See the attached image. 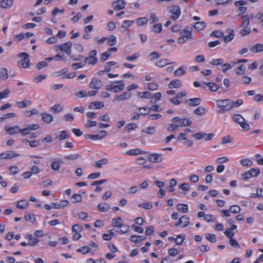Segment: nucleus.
I'll return each instance as SVG.
<instances>
[{
	"label": "nucleus",
	"instance_id": "nucleus-27",
	"mask_svg": "<svg viewBox=\"0 0 263 263\" xmlns=\"http://www.w3.org/2000/svg\"><path fill=\"white\" fill-rule=\"evenodd\" d=\"M206 87H208L209 89L213 92H215L218 90L219 86L213 82L204 83Z\"/></svg>",
	"mask_w": 263,
	"mask_h": 263
},
{
	"label": "nucleus",
	"instance_id": "nucleus-20",
	"mask_svg": "<svg viewBox=\"0 0 263 263\" xmlns=\"http://www.w3.org/2000/svg\"><path fill=\"white\" fill-rule=\"evenodd\" d=\"M41 117L43 121L48 124L50 123L53 120V117L51 115L45 112H43L41 114Z\"/></svg>",
	"mask_w": 263,
	"mask_h": 263
},
{
	"label": "nucleus",
	"instance_id": "nucleus-25",
	"mask_svg": "<svg viewBox=\"0 0 263 263\" xmlns=\"http://www.w3.org/2000/svg\"><path fill=\"white\" fill-rule=\"evenodd\" d=\"M109 204L105 202L98 205V209L102 212H106L109 211Z\"/></svg>",
	"mask_w": 263,
	"mask_h": 263
},
{
	"label": "nucleus",
	"instance_id": "nucleus-28",
	"mask_svg": "<svg viewBox=\"0 0 263 263\" xmlns=\"http://www.w3.org/2000/svg\"><path fill=\"white\" fill-rule=\"evenodd\" d=\"M145 238L146 237L144 236L132 235L130 236L129 239L131 241L138 243L144 240Z\"/></svg>",
	"mask_w": 263,
	"mask_h": 263
},
{
	"label": "nucleus",
	"instance_id": "nucleus-2",
	"mask_svg": "<svg viewBox=\"0 0 263 263\" xmlns=\"http://www.w3.org/2000/svg\"><path fill=\"white\" fill-rule=\"evenodd\" d=\"M247 1L239 0L234 2V6L237 8L238 16H241L247 11V8L245 7L247 5Z\"/></svg>",
	"mask_w": 263,
	"mask_h": 263
},
{
	"label": "nucleus",
	"instance_id": "nucleus-64",
	"mask_svg": "<svg viewBox=\"0 0 263 263\" xmlns=\"http://www.w3.org/2000/svg\"><path fill=\"white\" fill-rule=\"evenodd\" d=\"M161 54L156 51L151 52L149 57L151 58V60H154L159 59L161 57Z\"/></svg>",
	"mask_w": 263,
	"mask_h": 263
},
{
	"label": "nucleus",
	"instance_id": "nucleus-11",
	"mask_svg": "<svg viewBox=\"0 0 263 263\" xmlns=\"http://www.w3.org/2000/svg\"><path fill=\"white\" fill-rule=\"evenodd\" d=\"M103 86L102 82L101 80L93 78L92 81L89 84V87L91 89H96L97 90L99 89Z\"/></svg>",
	"mask_w": 263,
	"mask_h": 263
},
{
	"label": "nucleus",
	"instance_id": "nucleus-18",
	"mask_svg": "<svg viewBox=\"0 0 263 263\" xmlns=\"http://www.w3.org/2000/svg\"><path fill=\"white\" fill-rule=\"evenodd\" d=\"M13 5V0H1L0 7L3 9H9Z\"/></svg>",
	"mask_w": 263,
	"mask_h": 263
},
{
	"label": "nucleus",
	"instance_id": "nucleus-59",
	"mask_svg": "<svg viewBox=\"0 0 263 263\" xmlns=\"http://www.w3.org/2000/svg\"><path fill=\"white\" fill-rule=\"evenodd\" d=\"M185 237L181 235H179L175 238V242L177 245H181L185 240Z\"/></svg>",
	"mask_w": 263,
	"mask_h": 263
},
{
	"label": "nucleus",
	"instance_id": "nucleus-51",
	"mask_svg": "<svg viewBox=\"0 0 263 263\" xmlns=\"http://www.w3.org/2000/svg\"><path fill=\"white\" fill-rule=\"evenodd\" d=\"M205 238L207 240L212 243H215L216 241V236L214 234L207 233L205 235Z\"/></svg>",
	"mask_w": 263,
	"mask_h": 263
},
{
	"label": "nucleus",
	"instance_id": "nucleus-12",
	"mask_svg": "<svg viewBox=\"0 0 263 263\" xmlns=\"http://www.w3.org/2000/svg\"><path fill=\"white\" fill-rule=\"evenodd\" d=\"M192 30L193 29L192 27L187 26L181 31L180 32V34L186 40H190L193 37L192 34Z\"/></svg>",
	"mask_w": 263,
	"mask_h": 263
},
{
	"label": "nucleus",
	"instance_id": "nucleus-39",
	"mask_svg": "<svg viewBox=\"0 0 263 263\" xmlns=\"http://www.w3.org/2000/svg\"><path fill=\"white\" fill-rule=\"evenodd\" d=\"M168 59H161L156 62L155 65L159 67H163L166 65L170 64L168 62Z\"/></svg>",
	"mask_w": 263,
	"mask_h": 263
},
{
	"label": "nucleus",
	"instance_id": "nucleus-8",
	"mask_svg": "<svg viewBox=\"0 0 263 263\" xmlns=\"http://www.w3.org/2000/svg\"><path fill=\"white\" fill-rule=\"evenodd\" d=\"M19 156L20 154L14 151H8L0 154V159H10Z\"/></svg>",
	"mask_w": 263,
	"mask_h": 263
},
{
	"label": "nucleus",
	"instance_id": "nucleus-43",
	"mask_svg": "<svg viewBox=\"0 0 263 263\" xmlns=\"http://www.w3.org/2000/svg\"><path fill=\"white\" fill-rule=\"evenodd\" d=\"M239 162L243 166H250L253 164V161L248 158L241 159Z\"/></svg>",
	"mask_w": 263,
	"mask_h": 263
},
{
	"label": "nucleus",
	"instance_id": "nucleus-24",
	"mask_svg": "<svg viewBox=\"0 0 263 263\" xmlns=\"http://www.w3.org/2000/svg\"><path fill=\"white\" fill-rule=\"evenodd\" d=\"M179 220L182 228L187 227L190 223V218L187 215L182 216Z\"/></svg>",
	"mask_w": 263,
	"mask_h": 263
},
{
	"label": "nucleus",
	"instance_id": "nucleus-14",
	"mask_svg": "<svg viewBox=\"0 0 263 263\" xmlns=\"http://www.w3.org/2000/svg\"><path fill=\"white\" fill-rule=\"evenodd\" d=\"M185 103L190 107L197 106L200 104L201 100L199 98L189 99L185 101Z\"/></svg>",
	"mask_w": 263,
	"mask_h": 263
},
{
	"label": "nucleus",
	"instance_id": "nucleus-23",
	"mask_svg": "<svg viewBox=\"0 0 263 263\" xmlns=\"http://www.w3.org/2000/svg\"><path fill=\"white\" fill-rule=\"evenodd\" d=\"M242 18V22L240 25V27L242 28H247L249 25L250 21L249 15L246 14L241 15Z\"/></svg>",
	"mask_w": 263,
	"mask_h": 263
},
{
	"label": "nucleus",
	"instance_id": "nucleus-30",
	"mask_svg": "<svg viewBox=\"0 0 263 263\" xmlns=\"http://www.w3.org/2000/svg\"><path fill=\"white\" fill-rule=\"evenodd\" d=\"M185 67L182 66L174 71V74L176 77L182 76L185 73Z\"/></svg>",
	"mask_w": 263,
	"mask_h": 263
},
{
	"label": "nucleus",
	"instance_id": "nucleus-9",
	"mask_svg": "<svg viewBox=\"0 0 263 263\" xmlns=\"http://www.w3.org/2000/svg\"><path fill=\"white\" fill-rule=\"evenodd\" d=\"M72 43L68 42L62 45L58 46L59 49L62 51H64L67 54L70 55L71 53Z\"/></svg>",
	"mask_w": 263,
	"mask_h": 263
},
{
	"label": "nucleus",
	"instance_id": "nucleus-54",
	"mask_svg": "<svg viewBox=\"0 0 263 263\" xmlns=\"http://www.w3.org/2000/svg\"><path fill=\"white\" fill-rule=\"evenodd\" d=\"M238 124L240 125V126L245 131H247L250 129V125L247 123L246 121H242Z\"/></svg>",
	"mask_w": 263,
	"mask_h": 263
},
{
	"label": "nucleus",
	"instance_id": "nucleus-36",
	"mask_svg": "<svg viewBox=\"0 0 263 263\" xmlns=\"http://www.w3.org/2000/svg\"><path fill=\"white\" fill-rule=\"evenodd\" d=\"M206 26V24L204 22H196L194 25V28L197 30H202Z\"/></svg>",
	"mask_w": 263,
	"mask_h": 263
},
{
	"label": "nucleus",
	"instance_id": "nucleus-62",
	"mask_svg": "<svg viewBox=\"0 0 263 263\" xmlns=\"http://www.w3.org/2000/svg\"><path fill=\"white\" fill-rule=\"evenodd\" d=\"M223 63V60L222 59H216L212 60L210 62V64L213 66H217L221 65Z\"/></svg>",
	"mask_w": 263,
	"mask_h": 263
},
{
	"label": "nucleus",
	"instance_id": "nucleus-45",
	"mask_svg": "<svg viewBox=\"0 0 263 263\" xmlns=\"http://www.w3.org/2000/svg\"><path fill=\"white\" fill-rule=\"evenodd\" d=\"M206 110L203 107L200 106L197 107L194 110V113L195 115L201 116L205 114Z\"/></svg>",
	"mask_w": 263,
	"mask_h": 263
},
{
	"label": "nucleus",
	"instance_id": "nucleus-6",
	"mask_svg": "<svg viewBox=\"0 0 263 263\" xmlns=\"http://www.w3.org/2000/svg\"><path fill=\"white\" fill-rule=\"evenodd\" d=\"M169 11L172 13L173 15L171 16V18L174 20H177L180 16L181 10L179 6L177 5H173L170 7Z\"/></svg>",
	"mask_w": 263,
	"mask_h": 263
},
{
	"label": "nucleus",
	"instance_id": "nucleus-29",
	"mask_svg": "<svg viewBox=\"0 0 263 263\" xmlns=\"http://www.w3.org/2000/svg\"><path fill=\"white\" fill-rule=\"evenodd\" d=\"M251 51L254 53H257L263 51V44H257L254 45L251 48Z\"/></svg>",
	"mask_w": 263,
	"mask_h": 263
},
{
	"label": "nucleus",
	"instance_id": "nucleus-17",
	"mask_svg": "<svg viewBox=\"0 0 263 263\" xmlns=\"http://www.w3.org/2000/svg\"><path fill=\"white\" fill-rule=\"evenodd\" d=\"M229 34L227 35L223 34V40L225 43L231 42L235 36L234 31L233 29H227Z\"/></svg>",
	"mask_w": 263,
	"mask_h": 263
},
{
	"label": "nucleus",
	"instance_id": "nucleus-55",
	"mask_svg": "<svg viewBox=\"0 0 263 263\" xmlns=\"http://www.w3.org/2000/svg\"><path fill=\"white\" fill-rule=\"evenodd\" d=\"M90 251V248L88 246H84L77 250V252L82 253L84 254L88 253Z\"/></svg>",
	"mask_w": 263,
	"mask_h": 263
},
{
	"label": "nucleus",
	"instance_id": "nucleus-16",
	"mask_svg": "<svg viewBox=\"0 0 263 263\" xmlns=\"http://www.w3.org/2000/svg\"><path fill=\"white\" fill-rule=\"evenodd\" d=\"M5 130L9 135H13L20 133L21 128L18 126H15L13 127H9L6 126L5 127Z\"/></svg>",
	"mask_w": 263,
	"mask_h": 263
},
{
	"label": "nucleus",
	"instance_id": "nucleus-48",
	"mask_svg": "<svg viewBox=\"0 0 263 263\" xmlns=\"http://www.w3.org/2000/svg\"><path fill=\"white\" fill-rule=\"evenodd\" d=\"M252 177H257L260 173V170L258 168H252L249 171Z\"/></svg>",
	"mask_w": 263,
	"mask_h": 263
},
{
	"label": "nucleus",
	"instance_id": "nucleus-46",
	"mask_svg": "<svg viewBox=\"0 0 263 263\" xmlns=\"http://www.w3.org/2000/svg\"><path fill=\"white\" fill-rule=\"evenodd\" d=\"M148 20L145 17H139L137 20V24L138 26H141L146 25L147 23Z\"/></svg>",
	"mask_w": 263,
	"mask_h": 263
},
{
	"label": "nucleus",
	"instance_id": "nucleus-50",
	"mask_svg": "<svg viewBox=\"0 0 263 263\" xmlns=\"http://www.w3.org/2000/svg\"><path fill=\"white\" fill-rule=\"evenodd\" d=\"M138 96L142 99H149L152 97V93L149 91L140 92Z\"/></svg>",
	"mask_w": 263,
	"mask_h": 263
},
{
	"label": "nucleus",
	"instance_id": "nucleus-15",
	"mask_svg": "<svg viewBox=\"0 0 263 263\" xmlns=\"http://www.w3.org/2000/svg\"><path fill=\"white\" fill-rule=\"evenodd\" d=\"M132 93L129 92H125L115 97L114 101H120L123 100H127L130 99L132 97Z\"/></svg>",
	"mask_w": 263,
	"mask_h": 263
},
{
	"label": "nucleus",
	"instance_id": "nucleus-3",
	"mask_svg": "<svg viewBox=\"0 0 263 263\" xmlns=\"http://www.w3.org/2000/svg\"><path fill=\"white\" fill-rule=\"evenodd\" d=\"M97 51L94 49L89 52V55L84 60V62L89 65H94L97 64L98 59L96 57Z\"/></svg>",
	"mask_w": 263,
	"mask_h": 263
},
{
	"label": "nucleus",
	"instance_id": "nucleus-49",
	"mask_svg": "<svg viewBox=\"0 0 263 263\" xmlns=\"http://www.w3.org/2000/svg\"><path fill=\"white\" fill-rule=\"evenodd\" d=\"M162 26L160 23L155 24L152 29V31L155 33H160L162 31Z\"/></svg>",
	"mask_w": 263,
	"mask_h": 263
},
{
	"label": "nucleus",
	"instance_id": "nucleus-34",
	"mask_svg": "<svg viewBox=\"0 0 263 263\" xmlns=\"http://www.w3.org/2000/svg\"><path fill=\"white\" fill-rule=\"evenodd\" d=\"M243 100L242 99H238L235 101H232L230 100L231 109L233 108L238 107L243 104Z\"/></svg>",
	"mask_w": 263,
	"mask_h": 263
},
{
	"label": "nucleus",
	"instance_id": "nucleus-32",
	"mask_svg": "<svg viewBox=\"0 0 263 263\" xmlns=\"http://www.w3.org/2000/svg\"><path fill=\"white\" fill-rule=\"evenodd\" d=\"M50 109L52 112L54 113H59L62 111V110H63V108L60 104H57L51 106Z\"/></svg>",
	"mask_w": 263,
	"mask_h": 263
},
{
	"label": "nucleus",
	"instance_id": "nucleus-58",
	"mask_svg": "<svg viewBox=\"0 0 263 263\" xmlns=\"http://www.w3.org/2000/svg\"><path fill=\"white\" fill-rule=\"evenodd\" d=\"M240 208L237 205H233L230 207V211L231 212L237 214L240 212Z\"/></svg>",
	"mask_w": 263,
	"mask_h": 263
},
{
	"label": "nucleus",
	"instance_id": "nucleus-53",
	"mask_svg": "<svg viewBox=\"0 0 263 263\" xmlns=\"http://www.w3.org/2000/svg\"><path fill=\"white\" fill-rule=\"evenodd\" d=\"M72 199L73 200L72 202L73 203L80 202L82 200V196L79 194H74L72 195Z\"/></svg>",
	"mask_w": 263,
	"mask_h": 263
},
{
	"label": "nucleus",
	"instance_id": "nucleus-1",
	"mask_svg": "<svg viewBox=\"0 0 263 263\" xmlns=\"http://www.w3.org/2000/svg\"><path fill=\"white\" fill-rule=\"evenodd\" d=\"M216 103L217 107L220 109L218 111L219 114H223L231 110L230 99L218 100Z\"/></svg>",
	"mask_w": 263,
	"mask_h": 263
},
{
	"label": "nucleus",
	"instance_id": "nucleus-60",
	"mask_svg": "<svg viewBox=\"0 0 263 263\" xmlns=\"http://www.w3.org/2000/svg\"><path fill=\"white\" fill-rule=\"evenodd\" d=\"M80 157V155H79L78 154H70L68 156H65L64 158L65 159L67 160H75L77 159H78Z\"/></svg>",
	"mask_w": 263,
	"mask_h": 263
},
{
	"label": "nucleus",
	"instance_id": "nucleus-5",
	"mask_svg": "<svg viewBox=\"0 0 263 263\" xmlns=\"http://www.w3.org/2000/svg\"><path fill=\"white\" fill-rule=\"evenodd\" d=\"M18 56L23 58V59L18 62V64H21L24 68L29 67L30 65L29 54L26 52H21L18 54Z\"/></svg>",
	"mask_w": 263,
	"mask_h": 263
},
{
	"label": "nucleus",
	"instance_id": "nucleus-35",
	"mask_svg": "<svg viewBox=\"0 0 263 263\" xmlns=\"http://www.w3.org/2000/svg\"><path fill=\"white\" fill-rule=\"evenodd\" d=\"M192 121L190 120L187 118H183L181 119L180 122L179 126L184 127V126H190L192 125Z\"/></svg>",
	"mask_w": 263,
	"mask_h": 263
},
{
	"label": "nucleus",
	"instance_id": "nucleus-38",
	"mask_svg": "<svg viewBox=\"0 0 263 263\" xmlns=\"http://www.w3.org/2000/svg\"><path fill=\"white\" fill-rule=\"evenodd\" d=\"M8 77V71L6 68H2L0 69V80H5Z\"/></svg>",
	"mask_w": 263,
	"mask_h": 263
},
{
	"label": "nucleus",
	"instance_id": "nucleus-10",
	"mask_svg": "<svg viewBox=\"0 0 263 263\" xmlns=\"http://www.w3.org/2000/svg\"><path fill=\"white\" fill-rule=\"evenodd\" d=\"M107 134V133L106 130H102L100 132V134L98 135H91V134H86L85 135V137L86 138L91 139L93 140H101L103 138L105 137Z\"/></svg>",
	"mask_w": 263,
	"mask_h": 263
},
{
	"label": "nucleus",
	"instance_id": "nucleus-7",
	"mask_svg": "<svg viewBox=\"0 0 263 263\" xmlns=\"http://www.w3.org/2000/svg\"><path fill=\"white\" fill-rule=\"evenodd\" d=\"M139 110H144L145 112L142 113L143 115H147L149 114L151 111H160L162 110L161 107L158 105H154L151 106L150 107H143L138 108Z\"/></svg>",
	"mask_w": 263,
	"mask_h": 263
},
{
	"label": "nucleus",
	"instance_id": "nucleus-61",
	"mask_svg": "<svg viewBox=\"0 0 263 263\" xmlns=\"http://www.w3.org/2000/svg\"><path fill=\"white\" fill-rule=\"evenodd\" d=\"M147 89L149 90H156L158 89V85L154 82H151L147 84Z\"/></svg>",
	"mask_w": 263,
	"mask_h": 263
},
{
	"label": "nucleus",
	"instance_id": "nucleus-37",
	"mask_svg": "<svg viewBox=\"0 0 263 263\" xmlns=\"http://www.w3.org/2000/svg\"><path fill=\"white\" fill-rule=\"evenodd\" d=\"M112 226L115 227L122 228L123 224L121 222V218L118 217L112 219Z\"/></svg>",
	"mask_w": 263,
	"mask_h": 263
},
{
	"label": "nucleus",
	"instance_id": "nucleus-52",
	"mask_svg": "<svg viewBox=\"0 0 263 263\" xmlns=\"http://www.w3.org/2000/svg\"><path fill=\"white\" fill-rule=\"evenodd\" d=\"M246 66L244 65H241L235 69V73L238 75H241L245 73Z\"/></svg>",
	"mask_w": 263,
	"mask_h": 263
},
{
	"label": "nucleus",
	"instance_id": "nucleus-42",
	"mask_svg": "<svg viewBox=\"0 0 263 263\" xmlns=\"http://www.w3.org/2000/svg\"><path fill=\"white\" fill-rule=\"evenodd\" d=\"M107 43L110 46H113L117 43V38L115 36L111 35L107 37Z\"/></svg>",
	"mask_w": 263,
	"mask_h": 263
},
{
	"label": "nucleus",
	"instance_id": "nucleus-4",
	"mask_svg": "<svg viewBox=\"0 0 263 263\" xmlns=\"http://www.w3.org/2000/svg\"><path fill=\"white\" fill-rule=\"evenodd\" d=\"M148 160L152 163H160L163 161V155L159 153H152L147 156Z\"/></svg>",
	"mask_w": 263,
	"mask_h": 263
},
{
	"label": "nucleus",
	"instance_id": "nucleus-22",
	"mask_svg": "<svg viewBox=\"0 0 263 263\" xmlns=\"http://www.w3.org/2000/svg\"><path fill=\"white\" fill-rule=\"evenodd\" d=\"M146 152L143 151L139 148H135L133 149L130 151H127L126 153V155H130V156H134V155H137L139 154H146Z\"/></svg>",
	"mask_w": 263,
	"mask_h": 263
},
{
	"label": "nucleus",
	"instance_id": "nucleus-63",
	"mask_svg": "<svg viewBox=\"0 0 263 263\" xmlns=\"http://www.w3.org/2000/svg\"><path fill=\"white\" fill-rule=\"evenodd\" d=\"M138 206L146 210H151L153 208L152 204L150 202H144L139 204Z\"/></svg>",
	"mask_w": 263,
	"mask_h": 263
},
{
	"label": "nucleus",
	"instance_id": "nucleus-41",
	"mask_svg": "<svg viewBox=\"0 0 263 263\" xmlns=\"http://www.w3.org/2000/svg\"><path fill=\"white\" fill-rule=\"evenodd\" d=\"M142 133H145L148 135H153L156 133L155 128L153 126H149L145 129H142L141 130Z\"/></svg>",
	"mask_w": 263,
	"mask_h": 263
},
{
	"label": "nucleus",
	"instance_id": "nucleus-57",
	"mask_svg": "<svg viewBox=\"0 0 263 263\" xmlns=\"http://www.w3.org/2000/svg\"><path fill=\"white\" fill-rule=\"evenodd\" d=\"M31 104V102L30 101H19L16 103L17 106L19 108H24L26 107L27 105H30Z\"/></svg>",
	"mask_w": 263,
	"mask_h": 263
},
{
	"label": "nucleus",
	"instance_id": "nucleus-21",
	"mask_svg": "<svg viewBox=\"0 0 263 263\" xmlns=\"http://www.w3.org/2000/svg\"><path fill=\"white\" fill-rule=\"evenodd\" d=\"M182 84L180 80H175L171 81V82L168 84V87L170 88H178L182 86Z\"/></svg>",
	"mask_w": 263,
	"mask_h": 263
},
{
	"label": "nucleus",
	"instance_id": "nucleus-13",
	"mask_svg": "<svg viewBox=\"0 0 263 263\" xmlns=\"http://www.w3.org/2000/svg\"><path fill=\"white\" fill-rule=\"evenodd\" d=\"M126 5V2L123 0H117L113 2L112 6L115 10L123 9Z\"/></svg>",
	"mask_w": 263,
	"mask_h": 263
},
{
	"label": "nucleus",
	"instance_id": "nucleus-31",
	"mask_svg": "<svg viewBox=\"0 0 263 263\" xmlns=\"http://www.w3.org/2000/svg\"><path fill=\"white\" fill-rule=\"evenodd\" d=\"M107 162L108 159L107 158H103L96 161L93 166L97 168H101L103 164H106Z\"/></svg>",
	"mask_w": 263,
	"mask_h": 263
},
{
	"label": "nucleus",
	"instance_id": "nucleus-26",
	"mask_svg": "<svg viewBox=\"0 0 263 263\" xmlns=\"http://www.w3.org/2000/svg\"><path fill=\"white\" fill-rule=\"evenodd\" d=\"M55 138L59 140H63L68 139L69 135L66 130H63L60 132L59 135H56Z\"/></svg>",
	"mask_w": 263,
	"mask_h": 263
},
{
	"label": "nucleus",
	"instance_id": "nucleus-19",
	"mask_svg": "<svg viewBox=\"0 0 263 263\" xmlns=\"http://www.w3.org/2000/svg\"><path fill=\"white\" fill-rule=\"evenodd\" d=\"M116 83H121L120 85H114V92L115 93H118L124 89L125 84L123 83L122 80L118 81L116 82Z\"/></svg>",
	"mask_w": 263,
	"mask_h": 263
},
{
	"label": "nucleus",
	"instance_id": "nucleus-33",
	"mask_svg": "<svg viewBox=\"0 0 263 263\" xmlns=\"http://www.w3.org/2000/svg\"><path fill=\"white\" fill-rule=\"evenodd\" d=\"M104 106V103L102 102L95 101L91 102L89 106V108L92 107H95L96 109H100L103 107Z\"/></svg>",
	"mask_w": 263,
	"mask_h": 263
},
{
	"label": "nucleus",
	"instance_id": "nucleus-56",
	"mask_svg": "<svg viewBox=\"0 0 263 263\" xmlns=\"http://www.w3.org/2000/svg\"><path fill=\"white\" fill-rule=\"evenodd\" d=\"M210 35L211 36H215L218 38H221L223 36V32L220 30H215L212 31Z\"/></svg>",
	"mask_w": 263,
	"mask_h": 263
},
{
	"label": "nucleus",
	"instance_id": "nucleus-40",
	"mask_svg": "<svg viewBox=\"0 0 263 263\" xmlns=\"http://www.w3.org/2000/svg\"><path fill=\"white\" fill-rule=\"evenodd\" d=\"M23 142L26 143L28 142L29 146L31 147H36L40 145V141L36 140L29 141L27 139H24L23 140Z\"/></svg>",
	"mask_w": 263,
	"mask_h": 263
},
{
	"label": "nucleus",
	"instance_id": "nucleus-47",
	"mask_svg": "<svg viewBox=\"0 0 263 263\" xmlns=\"http://www.w3.org/2000/svg\"><path fill=\"white\" fill-rule=\"evenodd\" d=\"M26 203V201L25 200H22L17 202L16 206L21 209H26L29 205V203L26 202V205H24V203Z\"/></svg>",
	"mask_w": 263,
	"mask_h": 263
},
{
	"label": "nucleus",
	"instance_id": "nucleus-44",
	"mask_svg": "<svg viewBox=\"0 0 263 263\" xmlns=\"http://www.w3.org/2000/svg\"><path fill=\"white\" fill-rule=\"evenodd\" d=\"M177 209L178 211L182 212L183 213L188 212V206L186 204H179L177 206Z\"/></svg>",
	"mask_w": 263,
	"mask_h": 263
}]
</instances>
